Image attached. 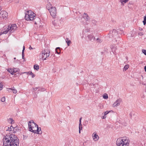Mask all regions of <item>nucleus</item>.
Returning <instances> with one entry per match:
<instances>
[{
    "instance_id": "obj_1",
    "label": "nucleus",
    "mask_w": 146,
    "mask_h": 146,
    "mask_svg": "<svg viewBox=\"0 0 146 146\" xmlns=\"http://www.w3.org/2000/svg\"><path fill=\"white\" fill-rule=\"evenodd\" d=\"M4 146H19V141L17 137L14 135L11 134L9 139L5 137L3 139Z\"/></svg>"
},
{
    "instance_id": "obj_2",
    "label": "nucleus",
    "mask_w": 146,
    "mask_h": 146,
    "mask_svg": "<svg viewBox=\"0 0 146 146\" xmlns=\"http://www.w3.org/2000/svg\"><path fill=\"white\" fill-rule=\"evenodd\" d=\"M121 31V30L119 29L117 30L113 29L111 32H110L108 36L110 38H113L116 42L120 41L121 38L119 35L118 33Z\"/></svg>"
},
{
    "instance_id": "obj_3",
    "label": "nucleus",
    "mask_w": 146,
    "mask_h": 146,
    "mask_svg": "<svg viewBox=\"0 0 146 146\" xmlns=\"http://www.w3.org/2000/svg\"><path fill=\"white\" fill-rule=\"evenodd\" d=\"M46 7L49 11L52 17L53 18H55L56 13V8L55 7H52L50 3H48Z\"/></svg>"
},
{
    "instance_id": "obj_4",
    "label": "nucleus",
    "mask_w": 146,
    "mask_h": 146,
    "mask_svg": "<svg viewBox=\"0 0 146 146\" xmlns=\"http://www.w3.org/2000/svg\"><path fill=\"white\" fill-rule=\"evenodd\" d=\"M35 17V15L31 11H27L25 13V19L27 21H33Z\"/></svg>"
},
{
    "instance_id": "obj_5",
    "label": "nucleus",
    "mask_w": 146,
    "mask_h": 146,
    "mask_svg": "<svg viewBox=\"0 0 146 146\" xmlns=\"http://www.w3.org/2000/svg\"><path fill=\"white\" fill-rule=\"evenodd\" d=\"M50 51L48 49H45L42 51V58H44L43 60H46V58L49 56L50 55Z\"/></svg>"
},
{
    "instance_id": "obj_6",
    "label": "nucleus",
    "mask_w": 146,
    "mask_h": 146,
    "mask_svg": "<svg viewBox=\"0 0 146 146\" xmlns=\"http://www.w3.org/2000/svg\"><path fill=\"white\" fill-rule=\"evenodd\" d=\"M62 21V20L61 19H56L52 21V24L55 27H58L61 25Z\"/></svg>"
},
{
    "instance_id": "obj_7",
    "label": "nucleus",
    "mask_w": 146,
    "mask_h": 146,
    "mask_svg": "<svg viewBox=\"0 0 146 146\" xmlns=\"http://www.w3.org/2000/svg\"><path fill=\"white\" fill-rule=\"evenodd\" d=\"M17 27L15 24H12L9 26V32L10 33H12L13 32L17 29Z\"/></svg>"
},
{
    "instance_id": "obj_8",
    "label": "nucleus",
    "mask_w": 146,
    "mask_h": 146,
    "mask_svg": "<svg viewBox=\"0 0 146 146\" xmlns=\"http://www.w3.org/2000/svg\"><path fill=\"white\" fill-rule=\"evenodd\" d=\"M121 139H122L123 143H124L125 146H128L130 142V140L128 138L125 136L121 137Z\"/></svg>"
},
{
    "instance_id": "obj_9",
    "label": "nucleus",
    "mask_w": 146,
    "mask_h": 146,
    "mask_svg": "<svg viewBox=\"0 0 146 146\" xmlns=\"http://www.w3.org/2000/svg\"><path fill=\"white\" fill-rule=\"evenodd\" d=\"M8 16V13L5 11H2L0 13V17L3 19H6Z\"/></svg>"
},
{
    "instance_id": "obj_10",
    "label": "nucleus",
    "mask_w": 146,
    "mask_h": 146,
    "mask_svg": "<svg viewBox=\"0 0 146 146\" xmlns=\"http://www.w3.org/2000/svg\"><path fill=\"white\" fill-rule=\"evenodd\" d=\"M117 146H125L122 139L121 138H118L116 141Z\"/></svg>"
},
{
    "instance_id": "obj_11",
    "label": "nucleus",
    "mask_w": 146,
    "mask_h": 146,
    "mask_svg": "<svg viewBox=\"0 0 146 146\" xmlns=\"http://www.w3.org/2000/svg\"><path fill=\"white\" fill-rule=\"evenodd\" d=\"M121 102V100L120 99H118L114 103L113 105V107H117L119 106Z\"/></svg>"
},
{
    "instance_id": "obj_12",
    "label": "nucleus",
    "mask_w": 146,
    "mask_h": 146,
    "mask_svg": "<svg viewBox=\"0 0 146 146\" xmlns=\"http://www.w3.org/2000/svg\"><path fill=\"white\" fill-rule=\"evenodd\" d=\"M37 128L36 130H33V133H37L38 134H41L42 133V132L41 130V128L40 127H38V126H36V127Z\"/></svg>"
},
{
    "instance_id": "obj_13",
    "label": "nucleus",
    "mask_w": 146,
    "mask_h": 146,
    "mask_svg": "<svg viewBox=\"0 0 146 146\" xmlns=\"http://www.w3.org/2000/svg\"><path fill=\"white\" fill-rule=\"evenodd\" d=\"M92 137L94 141H96L98 139L99 137L96 133H94L92 134Z\"/></svg>"
},
{
    "instance_id": "obj_14",
    "label": "nucleus",
    "mask_w": 146,
    "mask_h": 146,
    "mask_svg": "<svg viewBox=\"0 0 146 146\" xmlns=\"http://www.w3.org/2000/svg\"><path fill=\"white\" fill-rule=\"evenodd\" d=\"M88 37L89 39L92 42L94 41L95 40V37L92 34H91L88 35Z\"/></svg>"
},
{
    "instance_id": "obj_15",
    "label": "nucleus",
    "mask_w": 146,
    "mask_h": 146,
    "mask_svg": "<svg viewBox=\"0 0 146 146\" xmlns=\"http://www.w3.org/2000/svg\"><path fill=\"white\" fill-rule=\"evenodd\" d=\"M84 18L86 21L89 20L90 19L89 17L88 16V14L86 13H84Z\"/></svg>"
},
{
    "instance_id": "obj_16",
    "label": "nucleus",
    "mask_w": 146,
    "mask_h": 146,
    "mask_svg": "<svg viewBox=\"0 0 146 146\" xmlns=\"http://www.w3.org/2000/svg\"><path fill=\"white\" fill-rule=\"evenodd\" d=\"M28 125L29 127V130L30 131L32 132H33V129L32 128H34L33 127L34 126H32V125L29 123H28Z\"/></svg>"
},
{
    "instance_id": "obj_17",
    "label": "nucleus",
    "mask_w": 146,
    "mask_h": 146,
    "mask_svg": "<svg viewBox=\"0 0 146 146\" xmlns=\"http://www.w3.org/2000/svg\"><path fill=\"white\" fill-rule=\"evenodd\" d=\"M8 27L2 32V34H6L8 32H9V26H8Z\"/></svg>"
},
{
    "instance_id": "obj_18",
    "label": "nucleus",
    "mask_w": 146,
    "mask_h": 146,
    "mask_svg": "<svg viewBox=\"0 0 146 146\" xmlns=\"http://www.w3.org/2000/svg\"><path fill=\"white\" fill-rule=\"evenodd\" d=\"M28 123L31 124L32 126H34L35 127H36V126H38V125L35 123L33 120L29 121Z\"/></svg>"
},
{
    "instance_id": "obj_19",
    "label": "nucleus",
    "mask_w": 146,
    "mask_h": 146,
    "mask_svg": "<svg viewBox=\"0 0 146 146\" xmlns=\"http://www.w3.org/2000/svg\"><path fill=\"white\" fill-rule=\"evenodd\" d=\"M55 51L57 54H59L60 53V48L59 47L56 48L55 49Z\"/></svg>"
},
{
    "instance_id": "obj_20",
    "label": "nucleus",
    "mask_w": 146,
    "mask_h": 146,
    "mask_svg": "<svg viewBox=\"0 0 146 146\" xmlns=\"http://www.w3.org/2000/svg\"><path fill=\"white\" fill-rule=\"evenodd\" d=\"M9 89L10 90H11V91H13V93L14 94H16L17 93V91L15 89V88L13 87L12 88H9Z\"/></svg>"
},
{
    "instance_id": "obj_21",
    "label": "nucleus",
    "mask_w": 146,
    "mask_h": 146,
    "mask_svg": "<svg viewBox=\"0 0 146 146\" xmlns=\"http://www.w3.org/2000/svg\"><path fill=\"white\" fill-rule=\"evenodd\" d=\"M7 70L9 72H10L11 74L13 75V68H8Z\"/></svg>"
},
{
    "instance_id": "obj_22",
    "label": "nucleus",
    "mask_w": 146,
    "mask_h": 146,
    "mask_svg": "<svg viewBox=\"0 0 146 146\" xmlns=\"http://www.w3.org/2000/svg\"><path fill=\"white\" fill-rule=\"evenodd\" d=\"M66 42L67 43L68 46H69L70 44L71 43V42L68 38H66Z\"/></svg>"
},
{
    "instance_id": "obj_23",
    "label": "nucleus",
    "mask_w": 146,
    "mask_h": 146,
    "mask_svg": "<svg viewBox=\"0 0 146 146\" xmlns=\"http://www.w3.org/2000/svg\"><path fill=\"white\" fill-rule=\"evenodd\" d=\"M8 121L9 123L11 124L14 123V120L12 118H9L8 119Z\"/></svg>"
},
{
    "instance_id": "obj_24",
    "label": "nucleus",
    "mask_w": 146,
    "mask_h": 146,
    "mask_svg": "<svg viewBox=\"0 0 146 146\" xmlns=\"http://www.w3.org/2000/svg\"><path fill=\"white\" fill-rule=\"evenodd\" d=\"M129 67V65L128 64L126 65L123 69V71H125Z\"/></svg>"
},
{
    "instance_id": "obj_25",
    "label": "nucleus",
    "mask_w": 146,
    "mask_h": 146,
    "mask_svg": "<svg viewBox=\"0 0 146 146\" xmlns=\"http://www.w3.org/2000/svg\"><path fill=\"white\" fill-rule=\"evenodd\" d=\"M25 50V46H23V50L22 51V58L23 59H24V60H25V59L24 58V51Z\"/></svg>"
},
{
    "instance_id": "obj_26",
    "label": "nucleus",
    "mask_w": 146,
    "mask_h": 146,
    "mask_svg": "<svg viewBox=\"0 0 146 146\" xmlns=\"http://www.w3.org/2000/svg\"><path fill=\"white\" fill-rule=\"evenodd\" d=\"M34 69L38 70L39 69V66L38 65H35L34 66Z\"/></svg>"
},
{
    "instance_id": "obj_27",
    "label": "nucleus",
    "mask_w": 146,
    "mask_h": 146,
    "mask_svg": "<svg viewBox=\"0 0 146 146\" xmlns=\"http://www.w3.org/2000/svg\"><path fill=\"white\" fill-rule=\"evenodd\" d=\"M128 1L129 0H120V2L123 5V3H125L128 2Z\"/></svg>"
},
{
    "instance_id": "obj_28",
    "label": "nucleus",
    "mask_w": 146,
    "mask_h": 146,
    "mask_svg": "<svg viewBox=\"0 0 146 146\" xmlns=\"http://www.w3.org/2000/svg\"><path fill=\"white\" fill-rule=\"evenodd\" d=\"M13 74L15 73H16L19 71V69L17 68H13Z\"/></svg>"
},
{
    "instance_id": "obj_29",
    "label": "nucleus",
    "mask_w": 146,
    "mask_h": 146,
    "mask_svg": "<svg viewBox=\"0 0 146 146\" xmlns=\"http://www.w3.org/2000/svg\"><path fill=\"white\" fill-rule=\"evenodd\" d=\"M79 133H80V131L82 129V124L81 125L79 124Z\"/></svg>"
},
{
    "instance_id": "obj_30",
    "label": "nucleus",
    "mask_w": 146,
    "mask_h": 146,
    "mask_svg": "<svg viewBox=\"0 0 146 146\" xmlns=\"http://www.w3.org/2000/svg\"><path fill=\"white\" fill-rule=\"evenodd\" d=\"M143 23L144 25H145L146 24V16L144 17V20L143 21Z\"/></svg>"
},
{
    "instance_id": "obj_31",
    "label": "nucleus",
    "mask_w": 146,
    "mask_h": 146,
    "mask_svg": "<svg viewBox=\"0 0 146 146\" xmlns=\"http://www.w3.org/2000/svg\"><path fill=\"white\" fill-rule=\"evenodd\" d=\"M96 41H97V42H99L100 43L102 41L101 39H100V38H97L96 39Z\"/></svg>"
},
{
    "instance_id": "obj_32",
    "label": "nucleus",
    "mask_w": 146,
    "mask_h": 146,
    "mask_svg": "<svg viewBox=\"0 0 146 146\" xmlns=\"http://www.w3.org/2000/svg\"><path fill=\"white\" fill-rule=\"evenodd\" d=\"M98 106L100 109H102L104 107L103 105L101 104H99Z\"/></svg>"
},
{
    "instance_id": "obj_33",
    "label": "nucleus",
    "mask_w": 146,
    "mask_h": 146,
    "mask_svg": "<svg viewBox=\"0 0 146 146\" xmlns=\"http://www.w3.org/2000/svg\"><path fill=\"white\" fill-rule=\"evenodd\" d=\"M103 98L104 99H107L108 98V96L107 94L103 96Z\"/></svg>"
},
{
    "instance_id": "obj_34",
    "label": "nucleus",
    "mask_w": 146,
    "mask_h": 146,
    "mask_svg": "<svg viewBox=\"0 0 146 146\" xmlns=\"http://www.w3.org/2000/svg\"><path fill=\"white\" fill-rule=\"evenodd\" d=\"M5 97H3L1 100V101L2 102H4L5 101Z\"/></svg>"
},
{
    "instance_id": "obj_35",
    "label": "nucleus",
    "mask_w": 146,
    "mask_h": 146,
    "mask_svg": "<svg viewBox=\"0 0 146 146\" xmlns=\"http://www.w3.org/2000/svg\"><path fill=\"white\" fill-rule=\"evenodd\" d=\"M142 52L146 56V50L142 49Z\"/></svg>"
},
{
    "instance_id": "obj_36",
    "label": "nucleus",
    "mask_w": 146,
    "mask_h": 146,
    "mask_svg": "<svg viewBox=\"0 0 146 146\" xmlns=\"http://www.w3.org/2000/svg\"><path fill=\"white\" fill-rule=\"evenodd\" d=\"M3 88V85L1 83L0 84V90H1Z\"/></svg>"
},
{
    "instance_id": "obj_37",
    "label": "nucleus",
    "mask_w": 146,
    "mask_h": 146,
    "mask_svg": "<svg viewBox=\"0 0 146 146\" xmlns=\"http://www.w3.org/2000/svg\"><path fill=\"white\" fill-rule=\"evenodd\" d=\"M119 34H120L121 35H124V34L123 32L121 30V31H120L118 33L119 35Z\"/></svg>"
},
{
    "instance_id": "obj_38",
    "label": "nucleus",
    "mask_w": 146,
    "mask_h": 146,
    "mask_svg": "<svg viewBox=\"0 0 146 146\" xmlns=\"http://www.w3.org/2000/svg\"><path fill=\"white\" fill-rule=\"evenodd\" d=\"M92 23L95 25L96 24V21L94 20H92Z\"/></svg>"
},
{
    "instance_id": "obj_39",
    "label": "nucleus",
    "mask_w": 146,
    "mask_h": 146,
    "mask_svg": "<svg viewBox=\"0 0 146 146\" xmlns=\"http://www.w3.org/2000/svg\"><path fill=\"white\" fill-rule=\"evenodd\" d=\"M29 74L32 76V78H33L35 76L34 74L31 72H30V73Z\"/></svg>"
},
{
    "instance_id": "obj_40",
    "label": "nucleus",
    "mask_w": 146,
    "mask_h": 146,
    "mask_svg": "<svg viewBox=\"0 0 146 146\" xmlns=\"http://www.w3.org/2000/svg\"><path fill=\"white\" fill-rule=\"evenodd\" d=\"M110 112V111H106L104 113V115H106L107 114H108Z\"/></svg>"
},
{
    "instance_id": "obj_41",
    "label": "nucleus",
    "mask_w": 146,
    "mask_h": 146,
    "mask_svg": "<svg viewBox=\"0 0 146 146\" xmlns=\"http://www.w3.org/2000/svg\"><path fill=\"white\" fill-rule=\"evenodd\" d=\"M82 118V117H81L79 119V124L81 125V120Z\"/></svg>"
},
{
    "instance_id": "obj_42",
    "label": "nucleus",
    "mask_w": 146,
    "mask_h": 146,
    "mask_svg": "<svg viewBox=\"0 0 146 146\" xmlns=\"http://www.w3.org/2000/svg\"><path fill=\"white\" fill-rule=\"evenodd\" d=\"M138 35H139L142 36L143 35V33L142 32H140L139 33Z\"/></svg>"
},
{
    "instance_id": "obj_43",
    "label": "nucleus",
    "mask_w": 146,
    "mask_h": 146,
    "mask_svg": "<svg viewBox=\"0 0 146 146\" xmlns=\"http://www.w3.org/2000/svg\"><path fill=\"white\" fill-rule=\"evenodd\" d=\"M13 127L12 126H11L10 127V129H9V130H9V131H11L13 129Z\"/></svg>"
},
{
    "instance_id": "obj_44",
    "label": "nucleus",
    "mask_w": 146,
    "mask_h": 146,
    "mask_svg": "<svg viewBox=\"0 0 146 146\" xmlns=\"http://www.w3.org/2000/svg\"><path fill=\"white\" fill-rule=\"evenodd\" d=\"M30 72H24L23 73H26V74H29L30 73Z\"/></svg>"
},
{
    "instance_id": "obj_45",
    "label": "nucleus",
    "mask_w": 146,
    "mask_h": 146,
    "mask_svg": "<svg viewBox=\"0 0 146 146\" xmlns=\"http://www.w3.org/2000/svg\"><path fill=\"white\" fill-rule=\"evenodd\" d=\"M5 128L6 129V131L8 130V129H9H9H10V127H5Z\"/></svg>"
},
{
    "instance_id": "obj_46",
    "label": "nucleus",
    "mask_w": 146,
    "mask_h": 146,
    "mask_svg": "<svg viewBox=\"0 0 146 146\" xmlns=\"http://www.w3.org/2000/svg\"><path fill=\"white\" fill-rule=\"evenodd\" d=\"M106 115H104V116H103L102 117V119H105L106 118Z\"/></svg>"
},
{
    "instance_id": "obj_47",
    "label": "nucleus",
    "mask_w": 146,
    "mask_h": 146,
    "mask_svg": "<svg viewBox=\"0 0 146 146\" xmlns=\"http://www.w3.org/2000/svg\"><path fill=\"white\" fill-rule=\"evenodd\" d=\"M39 88V87H36L35 88H33L34 90L36 91L37 89Z\"/></svg>"
},
{
    "instance_id": "obj_48",
    "label": "nucleus",
    "mask_w": 146,
    "mask_h": 146,
    "mask_svg": "<svg viewBox=\"0 0 146 146\" xmlns=\"http://www.w3.org/2000/svg\"><path fill=\"white\" fill-rule=\"evenodd\" d=\"M37 97V95L36 94H35L34 95V97L36 98Z\"/></svg>"
},
{
    "instance_id": "obj_49",
    "label": "nucleus",
    "mask_w": 146,
    "mask_h": 146,
    "mask_svg": "<svg viewBox=\"0 0 146 146\" xmlns=\"http://www.w3.org/2000/svg\"><path fill=\"white\" fill-rule=\"evenodd\" d=\"M29 49L30 50L32 49H33V48L31 47V46H30L29 47Z\"/></svg>"
},
{
    "instance_id": "obj_50",
    "label": "nucleus",
    "mask_w": 146,
    "mask_h": 146,
    "mask_svg": "<svg viewBox=\"0 0 146 146\" xmlns=\"http://www.w3.org/2000/svg\"><path fill=\"white\" fill-rule=\"evenodd\" d=\"M144 69L145 71L146 72V66H144Z\"/></svg>"
},
{
    "instance_id": "obj_51",
    "label": "nucleus",
    "mask_w": 146,
    "mask_h": 146,
    "mask_svg": "<svg viewBox=\"0 0 146 146\" xmlns=\"http://www.w3.org/2000/svg\"><path fill=\"white\" fill-rule=\"evenodd\" d=\"M43 90H40V89L38 90V91H44L45 90V89L44 88L43 89Z\"/></svg>"
},
{
    "instance_id": "obj_52",
    "label": "nucleus",
    "mask_w": 146,
    "mask_h": 146,
    "mask_svg": "<svg viewBox=\"0 0 146 146\" xmlns=\"http://www.w3.org/2000/svg\"><path fill=\"white\" fill-rule=\"evenodd\" d=\"M9 88H8V91L9 92H10L11 91V90H10L9 89Z\"/></svg>"
},
{
    "instance_id": "obj_53",
    "label": "nucleus",
    "mask_w": 146,
    "mask_h": 146,
    "mask_svg": "<svg viewBox=\"0 0 146 146\" xmlns=\"http://www.w3.org/2000/svg\"><path fill=\"white\" fill-rule=\"evenodd\" d=\"M139 29L140 30H141H141H142V28H140Z\"/></svg>"
},
{
    "instance_id": "obj_54",
    "label": "nucleus",
    "mask_w": 146,
    "mask_h": 146,
    "mask_svg": "<svg viewBox=\"0 0 146 146\" xmlns=\"http://www.w3.org/2000/svg\"><path fill=\"white\" fill-rule=\"evenodd\" d=\"M14 59H16V58H14Z\"/></svg>"
},
{
    "instance_id": "obj_55",
    "label": "nucleus",
    "mask_w": 146,
    "mask_h": 146,
    "mask_svg": "<svg viewBox=\"0 0 146 146\" xmlns=\"http://www.w3.org/2000/svg\"><path fill=\"white\" fill-rule=\"evenodd\" d=\"M130 116L131 117V114H130Z\"/></svg>"
},
{
    "instance_id": "obj_56",
    "label": "nucleus",
    "mask_w": 146,
    "mask_h": 146,
    "mask_svg": "<svg viewBox=\"0 0 146 146\" xmlns=\"http://www.w3.org/2000/svg\"><path fill=\"white\" fill-rule=\"evenodd\" d=\"M86 25H87V24H87V23H86Z\"/></svg>"
},
{
    "instance_id": "obj_57",
    "label": "nucleus",
    "mask_w": 146,
    "mask_h": 146,
    "mask_svg": "<svg viewBox=\"0 0 146 146\" xmlns=\"http://www.w3.org/2000/svg\"><path fill=\"white\" fill-rule=\"evenodd\" d=\"M1 10L0 9V11Z\"/></svg>"
}]
</instances>
